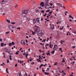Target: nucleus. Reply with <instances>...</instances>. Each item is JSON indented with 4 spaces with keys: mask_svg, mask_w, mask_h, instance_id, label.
<instances>
[{
    "mask_svg": "<svg viewBox=\"0 0 76 76\" xmlns=\"http://www.w3.org/2000/svg\"><path fill=\"white\" fill-rule=\"evenodd\" d=\"M44 31L43 30H40L39 31L38 33H37V35L39 36H41V35H44Z\"/></svg>",
    "mask_w": 76,
    "mask_h": 76,
    "instance_id": "f257e3e1",
    "label": "nucleus"
},
{
    "mask_svg": "<svg viewBox=\"0 0 76 76\" xmlns=\"http://www.w3.org/2000/svg\"><path fill=\"white\" fill-rule=\"evenodd\" d=\"M39 26H37V27L35 28V32H37V34L38 32H39Z\"/></svg>",
    "mask_w": 76,
    "mask_h": 76,
    "instance_id": "f03ea898",
    "label": "nucleus"
},
{
    "mask_svg": "<svg viewBox=\"0 0 76 76\" xmlns=\"http://www.w3.org/2000/svg\"><path fill=\"white\" fill-rule=\"evenodd\" d=\"M45 7L46 9H50V6L48 5L47 3H45Z\"/></svg>",
    "mask_w": 76,
    "mask_h": 76,
    "instance_id": "7ed1b4c3",
    "label": "nucleus"
},
{
    "mask_svg": "<svg viewBox=\"0 0 76 76\" xmlns=\"http://www.w3.org/2000/svg\"><path fill=\"white\" fill-rule=\"evenodd\" d=\"M58 48L57 47V46L56 45H54V48H53V50L54 51H56V50H57V49Z\"/></svg>",
    "mask_w": 76,
    "mask_h": 76,
    "instance_id": "20e7f679",
    "label": "nucleus"
},
{
    "mask_svg": "<svg viewBox=\"0 0 76 76\" xmlns=\"http://www.w3.org/2000/svg\"><path fill=\"white\" fill-rule=\"evenodd\" d=\"M28 11H29V10H24L22 12V13H25V14H26H26H27V13H28Z\"/></svg>",
    "mask_w": 76,
    "mask_h": 76,
    "instance_id": "39448f33",
    "label": "nucleus"
},
{
    "mask_svg": "<svg viewBox=\"0 0 76 76\" xmlns=\"http://www.w3.org/2000/svg\"><path fill=\"white\" fill-rule=\"evenodd\" d=\"M8 27L9 28V29H10L11 30L13 28H14V27H13V26H12L11 25H10Z\"/></svg>",
    "mask_w": 76,
    "mask_h": 76,
    "instance_id": "423d86ee",
    "label": "nucleus"
},
{
    "mask_svg": "<svg viewBox=\"0 0 76 76\" xmlns=\"http://www.w3.org/2000/svg\"><path fill=\"white\" fill-rule=\"evenodd\" d=\"M40 6H42V7H44V2H41L40 4Z\"/></svg>",
    "mask_w": 76,
    "mask_h": 76,
    "instance_id": "0eeeda50",
    "label": "nucleus"
},
{
    "mask_svg": "<svg viewBox=\"0 0 76 76\" xmlns=\"http://www.w3.org/2000/svg\"><path fill=\"white\" fill-rule=\"evenodd\" d=\"M0 4L1 5H3L4 4H6V3L2 0V1L0 2Z\"/></svg>",
    "mask_w": 76,
    "mask_h": 76,
    "instance_id": "6e6552de",
    "label": "nucleus"
},
{
    "mask_svg": "<svg viewBox=\"0 0 76 76\" xmlns=\"http://www.w3.org/2000/svg\"><path fill=\"white\" fill-rule=\"evenodd\" d=\"M8 53H9L10 55H13V53H12V52L10 50L8 51Z\"/></svg>",
    "mask_w": 76,
    "mask_h": 76,
    "instance_id": "1a4fd4ad",
    "label": "nucleus"
},
{
    "mask_svg": "<svg viewBox=\"0 0 76 76\" xmlns=\"http://www.w3.org/2000/svg\"><path fill=\"white\" fill-rule=\"evenodd\" d=\"M21 44H23L24 45H25V42L23 40H21Z\"/></svg>",
    "mask_w": 76,
    "mask_h": 76,
    "instance_id": "9d476101",
    "label": "nucleus"
},
{
    "mask_svg": "<svg viewBox=\"0 0 76 76\" xmlns=\"http://www.w3.org/2000/svg\"><path fill=\"white\" fill-rule=\"evenodd\" d=\"M23 55H26V58H27L28 57V53H27V54H26V53H23Z\"/></svg>",
    "mask_w": 76,
    "mask_h": 76,
    "instance_id": "9b49d317",
    "label": "nucleus"
},
{
    "mask_svg": "<svg viewBox=\"0 0 76 76\" xmlns=\"http://www.w3.org/2000/svg\"><path fill=\"white\" fill-rule=\"evenodd\" d=\"M36 20L39 23H40L39 22V18H36Z\"/></svg>",
    "mask_w": 76,
    "mask_h": 76,
    "instance_id": "f8f14e48",
    "label": "nucleus"
},
{
    "mask_svg": "<svg viewBox=\"0 0 76 76\" xmlns=\"http://www.w3.org/2000/svg\"><path fill=\"white\" fill-rule=\"evenodd\" d=\"M22 15L23 16H24V17L26 16V14L25 13H23V12H22Z\"/></svg>",
    "mask_w": 76,
    "mask_h": 76,
    "instance_id": "ddd939ff",
    "label": "nucleus"
},
{
    "mask_svg": "<svg viewBox=\"0 0 76 76\" xmlns=\"http://www.w3.org/2000/svg\"><path fill=\"white\" fill-rule=\"evenodd\" d=\"M54 29V25H52L51 26V29Z\"/></svg>",
    "mask_w": 76,
    "mask_h": 76,
    "instance_id": "4468645a",
    "label": "nucleus"
},
{
    "mask_svg": "<svg viewBox=\"0 0 76 76\" xmlns=\"http://www.w3.org/2000/svg\"><path fill=\"white\" fill-rule=\"evenodd\" d=\"M17 76H22L21 73H18L17 74Z\"/></svg>",
    "mask_w": 76,
    "mask_h": 76,
    "instance_id": "2eb2a0df",
    "label": "nucleus"
},
{
    "mask_svg": "<svg viewBox=\"0 0 76 76\" xmlns=\"http://www.w3.org/2000/svg\"><path fill=\"white\" fill-rule=\"evenodd\" d=\"M33 23H36V22L37 21H36V20H35V19H34L33 20Z\"/></svg>",
    "mask_w": 76,
    "mask_h": 76,
    "instance_id": "dca6fc26",
    "label": "nucleus"
},
{
    "mask_svg": "<svg viewBox=\"0 0 76 76\" xmlns=\"http://www.w3.org/2000/svg\"><path fill=\"white\" fill-rule=\"evenodd\" d=\"M8 45L10 47V46H12V44L11 43H9Z\"/></svg>",
    "mask_w": 76,
    "mask_h": 76,
    "instance_id": "f3484780",
    "label": "nucleus"
},
{
    "mask_svg": "<svg viewBox=\"0 0 76 76\" xmlns=\"http://www.w3.org/2000/svg\"><path fill=\"white\" fill-rule=\"evenodd\" d=\"M1 47H3L4 46V43H1Z\"/></svg>",
    "mask_w": 76,
    "mask_h": 76,
    "instance_id": "a211bd4d",
    "label": "nucleus"
},
{
    "mask_svg": "<svg viewBox=\"0 0 76 76\" xmlns=\"http://www.w3.org/2000/svg\"><path fill=\"white\" fill-rule=\"evenodd\" d=\"M44 73H45V75H49V73L46 72H45Z\"/></svg>",
    "mask_w": 76,
    "mask_h": 76,
    "instance_id": "6ab92c4d",
    "label": "nucleus"
},
{
    "mask_svg": "<svg viewBox=\"0 0 76 76\" xmlns=\"http://www.w3.org/2000/svg\"><path fill=\"white\" fill-rule=\"evenodd\" d=\"M10 60H12V56L11 55H9Z\"/></svg>",
    "mask_w": 76,
    "mask_h": 76,
    "instance_id": "aec40b11",
    "label": "nucleus"
},
{
    "mask_svg": "<svg viewBox=\"0 0 76 76\" xmlns=\"http://www.w3.org/2000/svg\"><path fill=\"white\" fill-rule=\"evenodd\" d=\"M69 18H72V19H74L73 17H72V15H69Z\"/></svg>",
    "mask_w": 76,
    "mask_h": 76,
    "instance_id": "412c9836",
    "label": "nucleus"
},
{
    "mask_svg": "<svg viewBox=\"0 0 76 76\" xmlns=\"http://www.w3.org/2000/svg\"><path fill=\"white\" fill-rule=\"evenodd\" d=\"M39 10H38V9L37 10H36V13H38L39 12Z\"/></svg>",
    "mask_w": 76,
    "mask_h": 76,
    "instance_id": "4be33fe9",
    "label": "nucleus"
},
{
    "mask_svg": "<svg viewBox=\"0 0 76 76\" xmlns=\"http://www.w3.org/2000/svg\"><path fill=\"white\" fill-rule=\"evenodd\" d=\"M7 21L8 22V23H10V21L9 20L7 19Z\"/></svg>",
    "mask_w": 76,
    "mask_h": 76,
    "instance_id": "5701e85b",
    "label": "nucleus"
},
{
    "mask_svg": "<svg viewBox=\"0 0 76 76\" xmlns=\"http://www.w3.org/2000/svg\"><path fill=\"white\" fill-rule=\"evenodd\" d=\"M3 0L5 3H6V2H7V1H8V0Z\"/></svg>",
    "mask_w": 76,
    "mask_h": 76,
    "instance_id": "b1692460",
    "label": "nucleus"
},
{
    "mask_svg": "<svg viewBox=\"0 0 76 76\" xmlns=\"http://www.w3.org/2000/svg\"><path fill=\"white\" fill-rule=\"evenodd\" d=\"M58 64V63L57 62H55V63L54 64V65L55 66H56V65H57Z\"/></svg>",
    "mask_w": 76,
    "mask_h": 76,
    "instance_id": "393cba45",
    "label": "nucleus"
},
{
    "mask_svg": "<svg viewBox=\"0 0 76 76\" xmlns=\"http://www.w3.org/2000/svg\"><path fill=\"white\" fill-rule=\"evenodd\" d=\"M7 70H8V68H7L6 69V72L7 73H9V72H8V71H7Z\"/></svg>",
    "mask_w": 76,
    "mask_h": 76,
    "instance_id": "a878e982",
    "label": "nucleus"
},
{
    "mask_svg": "<svg viewBox=\"0 0 76 76\" xmlns=\"http://www.w3.org/2000/svg\"><path fill=\"white\" fill-rule=\"evenodd\" d=\"M4 65H5V64L4 63H3L2 64H1V66H4Z\"/></svg>",
    "mask_w": 76,
    "mask_h": 76,
    "instance_id": "bb28decb",
    "label": "nucleus"
},
{
    "mask_svg": "<svg viewBox=\"0 0 76 76\" xmlns=\"http://www.w3.org/2000/svg\"><path fill=\"white\" fill-rule=\"evenodd\" d=\"M11 44H12V45H15V43L14 42H12Z\"/></svg>",
    "mask_w": 76,
    "mask_h": 76,
    "instance_id": "cd10ccee",
    "label": "nucleus"
},
{
    "mask_svg": "<svg viewBox=\"0 0 76 76\" xmlns=\"http://www.w3.org/2000/svg\"><path fill=\"white\" fill-rule=\"evenodd\" d=\"M55 52V51H52L51 53L52 54H54V53Z\"/></svg>",
    "mask_w": 76,
    "mask_h": 76,
    "instance_id": "c85d7f7f",
    "label": "nucleus"
},
{
    "mask_svg": "<svg viewBox=\"0 0 76 76\" xmlns=\"http://www.w3.org/2000/svg\"><path fill=\"white\" fill-rule=\"evenodd\" d=\"M59 4L60 6H61V7H63V6H62V4H61L59 3Z\"/></svg>",
    "mask_w": 76,
    "mask_h": 76,
    "instance_id": "c756f323",
    "label": "nucleus"
},
{
    "mask_svg": "<svg viewBox=\"0 0 76 76\" xmlns=\"http://www.w3.org/2000/svg\"><path fill=\"white\" fill-rule=\"evenodd\" d=\"M50 10L49 9L46 11V12H50Z\"/></svg>",
    "mask_w": 76,
    "mask_h": 76,
    "instance_id": "7c9ffc66",
    "label": "nucleus"
},
{
    "mask_svg": "<svg viewBox=\"0 0 76 76\" xmlns=\"http://www.w3.org/2000/svg\"><path fill=\"white\" fill-rule=\"evenodd\" d=\"M45 1H46V2H47V3H48V2H49V0H46Z\"/></svg>",
    "mask_w": 76,
    "mask_h": 76,
    "instance_id": "2f4dec72",
    "label": "nucleus"
},
{
    "mask_svg": "<svg viewBox=\"0 0 76 76\" xmlns=\"http://www.w3.org/2000/svg\"><path fill=\"white\" fill-rule=\"evenodd\" d=\"M41 12H42V13H44L45 12H44V10H42V11H41Z\"/></svg>",
    "mask_w": 76,
    "mask_h": 76,
    "instance_id": "473e14b6",
    "label": "nucleus"
},
{
    "mask_svg": "<svg viewBox=\"0 0 76 76\" xmlns=\"http://www.w3.org/2000/svg\"><path fill=\"white\" fill-rule=\"evenodd\" d=\"M27 13H32V12L31 11H30L28 12H28Z\"/></svg>",
    "mask_w": 76,
    "mask_h": 76,
    "instance_id": "72a5a7b5",
    "label": "nucleus"
},
{
    "mask_svg": "<svg viewBox=\"0 0 76 76\" xmlns=\"http://www.w3.org/2000/svg\"><path fill=\"white\" fill-rule=\"evenodd\" d=\"M9 32H10V31H7V32H6L5 33L6 34H9Z\"/></svg>",
    "mask_w": 76,
    "mask_h": 76,
    "instance_id": "f704fd0d",
    "label": "nucleus"
},
{
    "mask_svg": "<svg viewBox=\"0 0 76 76\" xmlns=\"http://www.w3.org/2000/svg\"><path fill=\"white\" fill-rule=\"evenodd\" d=\"M11 23L12 24H13V25H14V24H15V23H15V22L13 23L12 22Z\"/></svg>",
    "mask_w": 76,
    "mask_h": 76,
    "instance_id": "c9c22d12",
    "label": "nucleus"
},
{
    "mask_svg": "<svg viewBox=\"0 0 76 76\" xmlns=\"http://www.w3.org/2000/svg\"><path fill=\"white\" fill-rule=\"evenodd\" d=\"M8 49H7L6 50H5V52H7V53H8Z\"/></svg>",
    "mask_w": 76,
    "mask_h": 76,
    "instance_id": "e433bc0d",
    "label": "nucleus"
},
{
    "mask_svg": "<svg viewBox=\"0 0 76 76\" xmlns=\"http://www.w3.org/2000/svg\"><path fill=\"white\" fill-rule=\"evenodd\" d=\"M46 40V39H45L44 40H42V42H45V41Z\"/></svg>",
    "mask_w": 76,
    "mask_h": 76,
    "instance_id": "4c0bfd02",
    "label": "nucleus"
},
{
    "mask_svg": "<svg viewBox=\"0 0 76 76\" xmlns=\"http://www.w3.org/2000/svg\"><path fill=\"white\" fill-rule=\"evenodd\" d=\"M7 63H9V59H7Z\"/></svg>",
    "mask_w": 76,
    "mask_h": 76,
    "instance_id": "58836bf2",
    "label": "nucleus"
},
{
    "mask_svg": "<svg viewBox=\"0 0 76 76\" xmlns=\"http://www.w3.org/2000/svg\"><path fill=\"white\" fill-rule=\"evenodd\" d=\"M49 13L50 14V15H51V14L52 13V12L50 11V12H49Z\"/></svg>",
    "mask_w": 76,
    "mask_h": 76,
    "instance_id": "ea45409f",
    "label": "nucleus"
},
{
    "mask_svg": "<svg viewBox=\"0 0 76 76\" xmlns=\"http://www.w3.org/2000/svg\"><path fill=\"white\" fill-rule=\"evenodd\" d=\"M15 54H16L17 55H18V54H19V53H18V52H17L15 53Z\"/></svg>",
    "mask_w": 76,
    "mask_h": 76,
    "instance_id": "a19ab883",
    "label": "nucleus"
},
{
    "mask_svg": "<svg viewBox=\"0 0 76 76\" xmlns=\"http://www.w3.org/2000/svg\"><path fill=\"white\" fill-rule=\"evenodd\" d=\"M39 60H40V58H39V59H37V61H39Z\"/></svg>",
    "mask_w": 76,
    "mask_h": 76,
    "instance_id": "79ce46f5",
    "label": "nucleus"
},
{
    "mask_svg": "<svg viewBox=\"0 0 76 76\" xmlns=\"http://www.w3.org/2000/svg\"><path fill=\"white\" fill-rule=\"evenodd\" d=\"M50 48H52V47H51V45L50 44Z\"/></svg>",
    "mask_w": 76,
    "mask_h": 76,
    "instance_id": "37998d69",
    "label": "nucleus"
},
{
    "mask_svg": "<svg viewBox=\"0 0 76 76\" xmlns=\"http://www.w3.org/2000/svg\"><path fill=\"white\" fill-rule=\"evenodd\" d=\"M15 67H17L18 66V64H16L15 65Z\"/></svg>",
    "mask_w": 76,
    "mask_h": 76,
    "instance_id": "c03bdc74",
    "label": "nucleus"
},
{
    "mask_svg": "<svg viewBox=\"0 0 76 76\" xmlns=\"http://www.w3.org/2000/svg\"><path fill=\"white\" fill-rule=\"evenodd\" d=\"M32 33H33L32 34V35H34V34H35V33H34V32L33 31H32Z\"/></svg>",
    "mask_w": 76,
    "mask_h": 76,
    "instance_id": "a18cd8bd",
    "label": "nucleus"
},
{
    "mask_svg": "<svg viewBox=\"0 0 76 76\" xmlns=\"http://www.w3.org/2000/svg\"><path fill=\"white\" fill-rule=\"evenodd\" d=\"M42 66H43V64H41L39 66L41 67Z\"/></svg>",
    "mask_w": 76,
    "mask_h": 76,
    "instance_id": "49530a36",
    "label": "nucleus"
},
{
    "mask_svg": "<svg viewBox=\"0 0 76 76\" xmlns=\"http://www.w3.org/2000/svg\"><path fill=\"white\" fill-rule=\"evenodd\" d=\"M49 46V44H47L45 45L46 47H47V46Z\"/></svg>",
    "mask_w": 76,
    "mask_h": 76,
    "instance_id": "de8ad7c7",
    "label": "nucleus"
},
{
    "mask_svg": "<svg viewBox=\"0 0 76 76\" xmlns=\"http://www.w3.org/2000/svg\"><path fill=\"white\" fill-rule=\"evenodd\" d=\"M38 62H40V63H41V60H40L39 61H38Z\"/></svg>",
    "mask_w": 76,
    "mask_h": 76,
    "instance_id": "09e8293b",
    "label": "nucleus"
},
{
    "mask_svg": "<svg viewBox=\"0 0 76 76\" xmlns=\"http://www.w3.org/2000/svg\"><path fill=\"white\" fill-rule=\"evenodd\" d=\"M39 58H41V56L40 55H39Z\"/></svg>",
    "mask_w": 76,
    "mask_h": 76,
    "instance_id": "8fccbe9b",
    "label": "nucleus"
},
{
    "mask_svg": "<svg viewBox=\"0 0 76 76\" xmlns=\"http://www.w3.org/2000/svg\"><path fill=\"white\" fill-rule=\"evenodd\" d=\"M39 51L40 53H42V50H39Z\"/></svg>",
    "mask_w": 76,
    "mask_h": 76,
    "instance_id": "3c124183",
    "label": "nucleus"
},
{
    "mask_svg": "<svg viewBox=\"0 0 76 76\" xmlns=\"http://www.w3.org/2000/svg\"><path fill=\"white\" fill-rule=\"evenodd\" d=\"M59 50L60 51H61V50H62V48H61L59 49Z\"/></svg>",
    "mask_w": 76,
    "mask_h": 76,
    "instance_id": "603ef678",
    "label": "nucleus"
},
{
    "mask_svg": "<svg viewBox=\"0 0 76 76\" xmlns=\"http://www.w3.org/2000/svg\"><path fill=\"white\" fill-rule=\"evenodd\" d=\"M0 41L1 42H2V39H0Z\"/></svg>",
    "mask_w": 76,
    "mask_h": 76,
    "instance_id": "864d4df0",
    "label": "nucleus"
},
{
    "mask_svg": "<svg viewBox=\"0 0 76 76\" xmlns=\"http://www.w3.org/2000/svg\"><path fill=\"white\" fill-rule=\"evenodd\" d=\"M7 49V48H5L4 49V51H6V50Z\"/></svg>",
    "mask_w": 76,
    "mask_h": 76,
    "instance_id": "5fc2aeb1",
    "label": "nucleus"
},
{
    "mask_svg": "<svg viewBox=\"0 0 76 76\" xmlns=\"http://www.w3.org/2000/svg\"><path fill=\"white\" fill-rule=\"evenodd\" d=\"M32 2H33V3H34V4H35V1H32Z\"/></svg>",
    "mask_w": 76,
    "mask_h": 76,
    "instance_id": "6e6d98bb",
    "label": "nucleus"
},
{
    "mask_svg": "<svg viewBox=\"0 0 76 76\" xmlns=\"http://www.w3.org/2000/svg\"><path fill=\"white\" fill-rule=\"evenodd\" d=\"M67 28H69V27H70V26H69L68 25H67Z\"/></svg>",
    "mask_w": 76,
    "mask_h": 76,
    "instance_id": "4d7b16f0",
    "label": "nucleus"
},
{
    "mask_svg": "<svg viewBox=\"0 0 76 76\" xmlns=\"http://www.w3.org/2000/svg\"><path fill=\"white\" fill-rule=\"evenodd\" d=\"M41 21H42V20H43V18H41Z\"/></svg>",
    "mask_w": 76,
    "mask_h": 76,
    "instance_id": "13d9d810",
    "label": "nucleus"
},
{
    "mask_svg": "<svg viewBox=\"0 0 76 76\" xmlns=\"http://www.w3.org/2000/svg\"><path fill=\"white\" fill-rule=\"evenodd\" d=\"M62 62H64V63H65V61H64V60H63L62 61Z\"/></svg>",
    "mask_w": 76,
    "mask_h": 76,
    "instance_id": "bf43d9fd",
    "label": "nucleus"
},
{
    "mask_svg": "<svg viewBox=\"0 0 76 76\" xmlns=\"http://www.w3.org/2000/svg\"><path fill=\"white\" fill-rule=\"evenodd\" d=\"M42 71L43 72H45V70H44L43 69H42Z\"/></svg>",
    "mask_w": 76,
    "mask_h": 76,
    "instance_id": "052dcab7",
    "label": "nucleus"
},
{
    "mask_svg": "<svg viewBox=\"0 0 76 76\" xmlns=\"http://www.w3.org/2000/svg\"><path fill=\"white\" fill-rule=\"evenodd\" d=\"M2 54H3V55H5V53H2Z\"/></svg>",
    "mask_w": 76,
    "mask_h": 76,
    "instance_id": "680f3d73",
    "label": "nucleus"
},
{
    "mask_svg": "<svg viewBox=\"0 0 76 76\" xmlns=\"http://www.w3.org/2000/svg\"><path fill=\"white\" fill-rule=\"evenodd\" d=\"M34 62H33L32 63H31V64H34Z\"/></svg>",
    "mask_w": 76,
    "mask_h": 76,
    "instance_id": "e2e57ef3",
    "label": "nucleus"
},
{
    "mask_svg": "<svg viewBox=\"0 0 76 76\" xmlns=\"http://www.w3.org/2000/svg\"><path fill=\"white\" fill-rule=\"evenodd\" d=\"M50 4V6H53V4H52V3Z\"/></svg>",
    "mask_w": 76,
    "mask_h": 76,
    "instance_id": "0e129e2a",
    "label": "nucleus"
},
{
    "mask_svg": "<svg viewBox=\"0 0 76 76\" xmlns=\"http://www.w3.org/2000/svg\"><path fill=\"white\" fill-rule=\"evenodd\" d=\"M72 48H75V46H73Z\"/></svg>",
    "mask_w": 76,
    "mask_h": 76,
    "instance_id": "69168bd1",
    "label": "nucleus"
},
{
    "mask_svg": "<svg viewBox=\"0 0 76 76\" xmlns=\"http://www.w3.org/2000/svg\"><path fill=\"white\" fill-rule=\"evenodd\" d=\"M60 30H63V28H60Z\"/></svg>",
    "mask_w": 76,
    "mask_h": 76,
    "instance_id": "338daca9",
    "label": "nucleus"
},
{
    "mask_svg": "<svg viewBox=\"0 0 76 76\" xmlns=\"http://www.w3.org/2000/svg\"><path fill=\"white\" fill-rule=\"evenodd\" d=\"M73 76V75H70L69 76Z\"/></svg>",
    "mask_w": 76,
    "mask_h": 76,
    "instance_id": "774afa93",
    "label": "nucleus"
}]
</instances>
